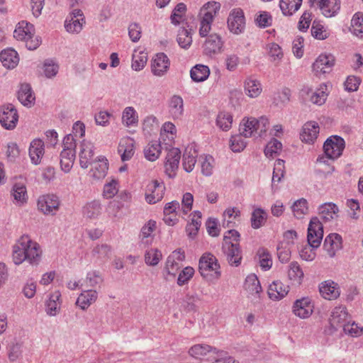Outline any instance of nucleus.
<instances>
[{"mask_svg": "<svg viewBox=\"0 0 363 363\" xmlns=\"http://www.w3.org/2000/svg\"><path fill=\"white\" fill-rule=\"evenodd\" d=\"M257 255L259 258V263L261 268L267 271L272 266V256L265 248L261 247L257 250Z\"/></svg>", "mask_w": 363, "mask_h": 363, "instance_id": "nucleus-57", "label": "nucleus"}, {"mask_svg": "<svg viewBox=\"0 0 363 363\" xmlns=\"http://www.w3.org/2000/svg\"><path fill=\"white\" fill-rule=\"evenodd\" d=\"M291 209L296 218H302L308 212V202L305 199H298L294 203Z\"/></svg>", "mask_w": 363, "mask_h": 363, "instance_id": "nucleus-55", "label": "nucleus"}, {"mask_svg": "<svg viewBox=\"0 0 363 363\" xmlns=\"http://www.w3.org/2000/svg\"><path fill=\"white\" fill-rule=\"evenodd\" d=\"M60 201L58 197L53 194L43 195L38 200V210L47 215H54L58 210Z\"/></svg>", "mask_w": 363, "mask_h": 363, "instance_id": "nucleus-14", "label": "nucleus"}, {"mask_svg": "<svg viewBox=\"0 0 363 363\" xmlns=\"http://www.w3.org/2000/svg\"><path fill=\"white\" fill-rule=\"evenodd\" d=\"M319 291L322 297L327 300H335L340 296L338 284L333 280H326L319 284Z\"/></svg>", "mask_w": 363, "mask_h": 363, "instance_id": "nucleus-20", "label": "nucleus"}, {"mask_svg": "<svg viewBox=\"0 0 363 363\" xmlns=\"http://www.w3.org/2000/svg\"><path fill=\"white\" fill-rule=\"evenodd\" d=\"M257 118H243L240 125V132L244 138H250L256 135Z\"/></svg>", "mask_w": 363, "mask_h": 363, "instance_id": "nucleus-40", "label": "nucleus"}, {"mask_svg": "<svg viewBox=\"0 0 363 363\" xmlns=\"http://www.w3.org/2000/svg\"><path fill=\"white\" fill-rule=\"evenodd\" d=\"M186 11V6L184 3H179L174 9L170 16L172 24L177 26L183 20V16Z\"/></svg>", "mask_w": 363, "mask_h": 363, "instance_id": "nucleus-62", "label": "nucleus"}, {"mask_svg": "<svg viewBox=\"0 0 363 363\" xmlns=\"http://www.w3.org/2000/svg\"><path fill=\"white\" fill-rule=\"evenodd\" d=\"M345 147V143L342 138L338 135H332L328 138L323 145V150L325 155H320L317 161L320 163H325L326 158L335 160L340 157Z\"/></svg>", "mask_w": 363, "mask_h": 363, "instance_id": "nucleus-3", "label": "nucleus"}, {"mask_svg": "<svg viewBox=\"0 0 363 363\" xmlns=\"http://www.w3.org/2000/svg\"><path fill=\"white\" fill-rule=\"evenodd\" d=\"M220 9V4L216 1H209L205 4L201 9L199 16L211 17L213 20L216 13Z\"/></svg>", "mask_w": 363, "mask_h": 363, "instance_id": "nucleus-50", "label": "nucleus"}, {"mask_svg": "<svg viewBox=\"0 0 363 363\" xmlns=\"http://www.w3.org/2000/svg\"><path fill=\"white\" fill-rule=\"evenodd\" d=\"M199 270L201 275L208 280L218 279L220 276L218 259L211 253H206L201 256L199 262Z\"/></svg>", "mask_w": 363, "mask_h": 363, "instance_id": "nucleus-4", "label": "nucleus"}, {"mask_svg": "<svg viewBox=\"0 0 363 363\" xmlns=\"http://www.w3.org/2000/svg\"><path fill=\"white\" fill-rule=\"evenodd\" d=\"M177 40L182 48L188 49L192 43L191 29L181 28L178 31Z\"/></svg>", "mask_w": 363, "mask_h": 363, "instance_id": "nucleus-51", "label": "nucleus"}, {"mask_svg": "<svg viewBox=\"0 0 363 363\" xmlns=\"http://www.w3.org/2000/svg\"><path fill=\"white\" fill-rule=\"evenodd\" d=\"M289 291V286L283 284L281 281H274L268 288V296L272 301H279L284 298Z\"/></svg>", "mask_w": 363, "mask_h": 363, "instance_id": "nucleus-24", "label": "nucleus"}, {"mask_svg": "<svg viewBox=\"0 0 363 363\" xmlns=\"http://www.w3.org/2000/svg\"><path fill=\"white\" fill-rule=\"evenodd\" d=\"M219 350L206 344H196L191 347L189 350V354L196 359H203L206 358L210 359L211 357H216Z\"/></svg>", "mask_w": 363, "mask_h": 363, "instance_id": "nucleus-15", "label": "nucleus"}, {"mask_svg": "<svg viewBox=\"0 0 363 363\" xmlns=\"http://www.w3.org/2000/svg\"><path fill=\"white\" fill-rule=\"evenodd\" d=\"M118 152L122 161L129 160L134 155V140L129 137L122 138L118 147Z\"/></svg>", "mask_w": 363, "mask_h": 363, "instance_id": "nucleus-30", "label": "nucleus"}, {"mask_svg": "<svg viewBox=\"0 0 363 363\" xmlns=\"http://www.w3.org/2000/svg\"><path fill=\"white\" fill-rule=\"evenodd\" d=\"M342 245V237L337 233L328 235L323 243L325 250L328 252L330 257L335 255V251L340 249Z\"/></svg>", "mask_w": 363, "mask_h": 363, "instance_id": "nucleus-31", "label": "nucleus"}, {"mask_svg": "<svg viewBox=\"0 0 363 363\" xmlns=\"http://www.w3.org/2000/svg\"><path fill=\"white\" fill-rule=\"evenodd\" d=\"M61 294L59 291H55L50 294L48 299L45 302V311L50 316L57 315L60 311Z\"/></svg>", "mask_w": 363, "mask_h": 363, "instance_id": "nucleus-27", "label": "nucleus"}, {"mask_svg": "<svg viewBox=\"0 0 363 363\" xmlns=\"http://www.w3.org/2000/svg\"><path fill=\"white\" fill-rule=\"evenodd\" d=\"M302 0H280L279 7L284 16H291L299 9Z\"/></svg>", "mask_w": 363, "mask_h": 363, "instance_id": "nucleus-45", "label": "nucleus"}, {"mask_svg": "<svg viewBox=\"0 0 363 363\" xmlns=\"http://www.w3.org/2000/svg\"><path fill=\"white\" fill-rule=\"evenodd\" d=\"M227 23L228 28L232 33L235 35L242 33L245 29V18L243 11L240 8L232 9L228 15Z\"/></svg>", "mask_w": 363, "mask_h": 363, "instance_id": "nucleus-7", "label": "nucleus"}, {"mask_svg": "<svg viewBox=\"0 0 363 363\" xmlns=\"http://www.w3.org/2000/svg\"><path fill=\"white\" fill-rule=\"evenodd\" d=\"M223 43L220 37L216 34L209 35L203 45L204 52L206 55H212L217 53L222 48Z\"/></svg>", "mask_w": 363, "mask_h": 363, "instance_id": "nucleus-34", "label": "nucleus"}, {"mask_svg": "<svg viewBox=\"0 0 363 363\" xmlns=\"http://www.w3.org/2000/svg\"><path fill=\"white\" fill-rule=\"evenodd\" d=\"M181 267V263L168 257L164 269V279L169 281L171 278H175Z\"/></svg>", "mask_w": 363, "mask_h": 363, "instance_id": "nucleus-42", "label": "nucleus"}, {"mask_svg": "<svg viewBox=\"0 0 363 363\" xmlns=\"http://www.w3.org/2000/svg\"><path fill=\"white\" fill-rule=\"evenodd\" d=\"M245 91L246 94L251 98H256L262 92V86L260 82L252 77L245 81Z\"/></svg>", "mask_w": 363, "mask_h": 363, "instance_id": "nucleus-43", "label": "nucleus"}, {"mask_svg": "<svg viewBox=\"0 0 363 363\" xmlns=\"http://www.w3.org/2000/svg\"><path fill=\"white\" fill-rule=\"evenodd\" d=\"M147 61V54L144 51L134 50L132 57V68L135 71L142 70Z\"/></svg>", "mask_w": 363, "mask_h": 363, "instance_id": "nucleus-48", "label": "nucleus"}, {"mask_svg": "<svg viewBox=\"0 0 363 363\" xmlns=\"http://www.w3.org/2000/svg\"><path fill=\"white\" fill-rule=\"evenodd\" d=\"M18 121V115L15 106L11 104L2 106L0 109V123L7 130L13 129Z\"/></svg>", "mask_w": 363, "mask_h": 363, "instance_id": "nucleus-10", "label": "nucleus"}, {"mask_svg": "<svg viewBox=\"0 0 363 363\" xmlns=\"http://www.w3.org/2000/svg\"><path fill=\"white\" fill-rule=\"evenodd\" d=\"M101 213V205L99 201L87 202L82 208V215L86 219H96Z\"/></svg>", "mask_w": 363, "mask_h": 363, "instance_id": "nucleus-37", "label": "nucleus"}, {"mask_svg": "<svg viewBox=\"0 0 363 363\" xmlns=\"http://www.w3.org/2000/svg\"><path fill=\"white\" fill-rule=\"evenodd\" d=\"M169 65L168 57L163 52L157 53L152 62V72L155 76L162 77L167 72Z\"/></svg>", "mask_w": 363, "mask_h": 363, "instance_id": "nucleus-21", "label": "nucleus"}, {"mask_svg": "<svg viewBox=\"0 0 363 363\" xmlns=\"http://www.w3.org/2000/svg\"><path fill=\"white\" fill-rule=\"evenodd\" d=\"M284 161L281 159L276 160L274 163L272 183V186L277 182H280L284 176Z\"/></svg>", "mask_w": 363, "mask_h": 363, "instance_id": "nucleus-61", "label": "nucleus"}, {"mask_svg": "<svg viewBox=\"0 0 363 363\" xmlns=\"http://www.w3.org/2000/svg\"><path fill=\"white\" fill-rule=\"evenodd\" d=\"M327 86L325 84H321L320 88L315 91H312L310 95L311 101L318 106L323 105L328 97Z\"/></svg>", "mask_w": 363, "mask_h": 363, "instance_id": "nucleus-52", "label": "nucleus"}, {"mask_svg": "<svg viewBox=\"0 0 363 363\" xmlns=\"http://www.w3.org/2000/svg\"><path fill=\"white\" fill-rule=\"evenodd\" d=\"M45 153L44 143L40 139L33 140L29 147V157L31 162L39 164Z\"/></svg>", "mask_w": 363, "mask_h": 363, "instance_id": "nucleus-29", "label": "nucleus"}, {"mask_svg": "<svg viewBox=\"0 0 363 363\" xmlns=\"http://www.w3.org/2000/svg\"><path fill=\"white\" fill-rule=\"evenodd\" d=\"M98 298V293L95 290H86L82 291L78 296L76 304L81 309H87L94 303Z\"/></svg>", "mask_w": 363, "mask_h": 363, "instance_id": "nucleus-32", "label": "nucleus"}, {"mask_svg": "<svg viewBox=\"0 0 363 363\" xmlns=\"http://www.w3.org/2000/svg\"><path fill=\"white\" fill-rule=\"evenodd\" d=\"M335 65V57L333 55H320L313 64V70L317 73H328Z\"/></svg>", "mask_w": 363, "mask_h": 363, "instance_id": "nucleus-23", "label": "nucleus"}, {"mask_svg": "<svg viewBox=\"0 0 363 363\" xmlns=\"http://www.w3.org/2000/svg\"><path fill=\"white\" fill-rule=\"evenodd\" d=\"M282 144L277 139H272L267 145L264 149V154L267 157L273 158L279 151H281Z\"/></svg>", "mask_w": 363, "mask_h": 363, "instance_id": "nucleus-63", "label": "nucleus"}, {"mask_svg": "<svg viewBox=\"0 0 363 363\" xmlns=\"http://www.w3.org/2000/svg\"><path fill=\"white\" fill-rule=\"evenodd\" d=\"M177 134V128L175 125L172 122H165L161 128L160 137L165 141L164 136L166 135L168 142L167 144L172 143Z\"/></svg>", "mask_w": 363, "mask_h": 363, "instance_id": "nucleus-58", "label": "nucleus"}, {"mask_svg": "<svg viewBox=\"0 0 363 363\" xmlns=\"http://www.w3.org/2000/svg\"><path fill=\"white\" fill-rule=\"evenodd\" d=\"M349 315L345 306H339L334 308L330 318V325L334 327L342 326L346 324Z\"/></svg>", "mask_w": 363, "mask_h": 363, "instance_id": "nucleus-28", "label": "nucleus"}, {"mask_svg": "<svg viewBox=\"0 0 363 363\" xmlns=\"http://www.w3.org/2000/svg\"><path fill=\"white\" fill-rule=\"evenodd\" d=\"M165 186L162 180L151 181L146 186L145 200L150 204L161 201L164 196Z\"/></svg>", "mask_w": 363, "mask_h": 363, "instance_id": "nucleus-11", "label": "nucleus"}, {"mask_svg": "<svg viewBox=\"0 0 363 363\" xmlns=\"http://www.w3.org/2000/svg\"><path fill=\"white\" fill-rule=\"evenodd\" d=\"M323 237V223L318 217L312 218L308 228V243L313 247H318L320 245Z\"/></svg>", "mask_w": 363, "mask_h": 363, "instance_id": "nucleus-8", "label": "nucleus"}, {"mask_svg": "<svg viewBox=\"0 0 363 363\" xmlns=\"http://www.w3.org/2000/svg\"><path fill=\"white\" fill-rule=\"evenodd\" d=\"M311 35L317 40H325L329 37L327 28L320 21H314L311 29Z\"/></svg>", "mask_w": 363, "mask_h": 363, "instance_id": "nucleus-54", "label": "nucleus"}, {"mask_svg": "<svg viewBox=\"0 0 363 363\" xmlns=\"http://www.w3.org/2000/svg\"><path fill=\"white\" fill-rule=\"evenodd\" d=\"M84 24L83 12L80 9H73L66 18L65 28L68 33L77 34L81 32Z\"/></svg>", "mask_w": 363, "mask_h": 363, "instance_id": "nucleus-9", "label": "nucleus"}, {"mask_svg": "<svg viewBox=\"0 0 363 363\" xmlns=\"http://www.w3.org/2000/svg\"><path fill=\"white\" fill-rule=\"evenodd\" d=\"M342 328L345 334L354 337H359L363 333V327L358 325L355 322H347Z\"/></svg>", "mask_w": 363, "mask_h": 363, "instance_id": "nucleus-64", "label": "nucleus"}, {"mask_svg": "<svg viewBox=\"0 0 363 363\" xmlns=\"http://www.w3.org/2000/svg\"><path fill=\"white\" fill-rule=\"evenodd\" d=\"M303 272L296 262H292L289 265L288 277L296 284H301L303 279Z\"/></svg>", "mask_w": 363, "mask_h": 363, "instance_id": "nucleus-46", "label": "nucleus"}, {"mask_svg": "<svg viewBox=\"0 0 363 363\" xmlns=\"http://www.w3.org/2000/svg\"><path fill=\"white\" fill-rule=\"evenodd\" d=\"M245 290L248 294V297L255 302L259 301L262 292V286L257 277L255 274H249L244 284Z\"/></svg>", "mask_w": 363, "mask_h": 363, "instance_id": "nucleus-16", "label": "nucleus"}, {"mask_svg": "<svg viewBox=\"0 0 363 363\" xmlns=\"http://www.w3.org/2000/svg\"><path fill=\"white\" fill-rule=\"evenodd\" d=\"M13 37L25 42L26 47L30 50H35L41 43L40 38L34 35V26L26 21L19 22L14 30Z\"/></svg>", "mask_w": 363, "mask_h": 363, "instance_id": "nucleus-2", "label": "nucleus"}, {"mask_svg": "<svg viewBox=\"0 0 363 363\" xmlns=\"http://www.w3.org/2000/svg\"><path fill=\"white\" fill-rule=\"evenodd\" d=\"M233 123V116L228 112H220L216 118L217 126L223 131L230 129Z\"/></svg>", "mask_w": 363, "mask_h": 363, "instance_id": "nucleus-53", "label": "nucleus"}, {"mask_svg": "<svg viewBox=\"0 0 363 363\" xmlns=\"http://www.w3.org/2000/svg\"><path fill=\"white\" fill-rule=\"evenodd\" d=\"M161 153L160 143L157 140L151 141L144 149L145 157L151 162L155 161Z\"/></svg>", "mask_w": 363, "mask_h": 363, "instance_id": "nucleus-44", "label": "nucleus"}, {"mask_svg": "<svg viewBox=\"0 0 363 363\" xmlns=\"http://www.w3.org/2000/svg\"><path fill=\"white\" fill-rule=\"evenodd\" d=\"M350 31L357 37H363V13L357 12L351 20Z\"/></svg>", "mask_w": 363, "mask_h": 363, "instance_id": "nucleus-49", "label": "nucleus"}, {"mask_svg": "<svg viewBox=\"0 0 363 363\" xmlns=\"http://www.w3.org/2000/svg\"><path fill=\"white\" fill-rule=\"evenodd\" d=\"M201 213L194 211L191 222L186 226V231L191 237L195 236L199 229L201 221Z\"/></svg>", "mask_w": 363, "mask_h": 363, "instance_id": "nucleus-60", "label": "nucleus"}, {"mask_svg": "<svg viewBox=\"0 0 363 363\" xmlns=\"http://www.w3.org/2000/svg\"><path fill=\"white\" fill-rule=\"evenodd\" d=\"M311 7L320 10L326 18L335 16L340 10V0H308Z\"/></svg>", "mask_w": 363, "mask_h": 363, "instance_id": "nucleus-6", "label": "nucleus"}, {"mask_svg": "<svg viewBox=\"0 0 363 363\" xmlns=\"http://www.w3.org/2000/svg\"><path fill=\"white\" fill-rule=\"evenodd\" d=\"M91 169L89 171L90 177L96 179H101L106 177L108 169V160L104 156H99L89 164Z\"/></svg>", "mask_w": 363, "mask_h": 363, "instance_id": "nucleus-19", "label": "nucleus"}, {"mask_svg": "<svg viewBox=\"0 0 363 363\" xmlns=\"http://www.w3.org/2000/svg\"><path fill=\"white\" fill-rule=\"evenodd\" d=\"M209 75V67L201 64L196 65L190 70L191 78L195 82H204L208 78Z\"/></svg>", "mask_w": 363, "mask_h": 363, "instance_id": "nucleus-39", "label": "nucleus"}, {"mask_svg": "<svg viewBox=\"0 0 363 363\" xmlns=\"http://www.w3.org/2000/svg\"><path fill=\"white\" fill-rule=\"evenodd\" d=\"M121 121L123 125L125 127L138 126L139 121L138 112L132 106L125 107L122 113Z\"/></svg>", "mask_w": 363, "mask_h": 363, "instance_id": "nucleus-38", "label": "nucleus"}, {"mask_svg": "<svg viewBox=\"0 0 363 363\" xmlns=\"http://www.w3.org/2000/svg\"><path fill=\"white\" fill-rule=\"evenodd\" d=\"M339 208L337 205L332 202L325 203L318 208V219L321 223H328L335 220L337 217Z\"/></svg>", "mask_w": 363, "mask_h": 363, "instance_id": "nucleus-22", "label": "nucleus"}, {"mask_svg": "<svg viewBox=\"0 0 363 363\" xmlns=\"http://www.w3.org/2000/svg\"><path fill=\"white\" fill-rule=\"evenodd\" d=\"M162 257L160 250L156 248H150L146 250L145 254V262L148 266H156Z\"/></svg>", "mask_w": 363, "mask_h": 363, "instance_id": "nucleus-56", "label": "nucleus"}, {"mask_svg": "<svg viewBox=\"0 0 363 363\" xmlns=\"http://www.w3.org/2000/svg\"><path fill=\"white\" fill-rule=\"evenodd\" d=\"M94 145L89 140H83L79 145V159L80 167L86 169L95 159Z\"/></svg>", "mask_w": 363, "mask_h": 363, "instance_id": "nucleus-13", "label": "nucleus"}, {"mask_svg": "<svg viewBox=\"0 0 363 363\" xmlns=\"http://www.w3.org/2000/svg\"><path fill=\"white\" fill-rule=\"evenodd\" d=\"M320 128L317 122L308 121L302 127L300 138L307 144H313L318 138Z\"/></svg>", "mask_w": 363, "mask_h": 363, "instance_id": "nucleus-18", "label": "nucleus"}, {"mask_svg": "<svg viewBox=\"0 0 363 363\" xmlns=\"http://www.w3.org/2000/svg\"><path fill=\"white\" fill-rule=\"evenodd\" d=\"M197 151L194 145L188 146L184 152L182 158V165L184 169L187 172H191L196 162Z\"/></svg>", "mask_w": 363, "mask_h": 363, "instance_id": "nucleus-33", "label": "nucleus"}, {"mask_svg": "<svg viewBox=\"0 0 363 363\" xmlns=\"http://www.w3.org/2000/svg\"><path fill=\"white\" fill-rule=\"evenodd\" d=\"M267 218V214L262 208H256L252 213L250 218L252 228L259 229L264 225Z\"/></svg>", "mask_w": 363, "mask_h": 363, "instance_id": "nucleus-47", "label": "nucleus"}, {"mask_svg": "<svg viewBox=\"0 0 363 363\" xmlns=\"http://www.w3.org/2000/svg\"><path fill=\"white\" fill-rule=\"evenodd\" d=\"M180 158L181 152L178 148H172L168 151L164 167L165 172L169 178L175 177Z\"/></svg>", "mask_w": 363, "mask_h": 363, "instance_id": "nucleus-17", "label": "nucleus"}, {"mask_svg": "<svg viewBox=\"0 0 363 363\" xmlns=\"http://www.w3.org/2000/svg\"><path fill=\"white\" fill-rule=\"evenodd\" d=\"M0 60L2 65L8 69L14 68L19 61L17 52L11 48L0 52Z\"/></svg>", "mask_w": 363, "mask_h": 363, "instance_id": "nucleus-36", "label": "nucleus"}, {"mask_svg": "<svg viewBox=\"0 0 363 363\" xmlns=\"http://www.w3.org/2000/svg\"><path fill=\"white\" fill-rule=\"evenodd\" d=\"M156 228V222L152 220H148L141 228L140 238L142 243L149 245L153 240L152 233Z\"/></svg>", "mask_w": 363, "mask_h": 363, "instance_id": "nucleus-41", "label": "nucleus"}, {"mask_svg": "<svg viewBox=\"0 0 363 363\" xmlns=\"http://www.w3.org/2000/svg\"><path fill=\"white\" fill-rule=\"evenodd\" d=\"M168 111L174 119H179L184 114V100L179 95H173L168 101Z\"/></svg>", "mask_w": 363, "mask_h": 363, "instance_id": "nucleus-25", "label": "nucleus"}, {"mask_svg": "<svg viewBox=\"0 0 363 363\" xmlns=\"http://www.w3.org/2000/svg\"><path fill=\"white\" fill-rule=\"evenodd\" d=\"M314 303L309 297H303L296 300L292 306L293 313L301 318L306 319L313 313Z\"/></svg>", "mask_w": 363, "mask_h": 363, "instance_id": "nucleus-12", "label": "nucleus"}, {"mask_svg": "<svg viewBox=\"0 0 363 363\" xmlns=\"http://www.w3.org/2000/svg\"><path fill=\"white\" fill-rule=\"evenodd\" d=\"M11 195L13 203L18 206H22L27 203L28 194L26 187L23 182H16L12 187Z\"/></svg>", "mask_w": 363, "mask_h": 363, "instance_id": "nucleus-26", "label": "nucleus"}, {"mask_svg": "<svg viewBox=\"0 0 363 363\" xmlns=\"http://www.w3.org/2000/svg\"><path fill=\"white\" fill-rule=\"evenodd\" d=\"M230 236L224 235L223 251L227 257L228 263L231 266L238 267L241 264L242 259V250L238 242L229 240Z\"/></svg>", "mask_w": 363, "mask_h": 363, "instance_id": "nucleus-5", "label": "nucleus"}, {"mask_svg": "<svg viewBox=\"0 0 363 363\" xmlns=\"http://www.w3.org/2000/svg\"><path fill=\"white\" fill-rule=\"evenodd\" d=\"M195 271L191 267H186L178 272L177 284L179 286H183L187 284L189 281L193 278Z\"/></svg>", "mask_w": 363, "mask_h": 363, "instance_id": "nucleus-59", "label": "nucleus"}, {"mask_svg": "<svg viewBox=\"0 0 363 363\" xmlns=\"http://www.w3.org/2000/svg\"><path fill=\"white\" fill-rule=\"evenodd\" d=\"M40 251L39 245L33 242L28 235H23L13 246V260L16 264H20L27 260L30 264H37Z\"/></svg>", "mask_w": 363, "mask_h": 363, "instance_id": "nucleus-1", "label": "nucleus"}, {"mask_svg": "<svg viewBox=\"0 0 363 363\" xmlns=\"http://www.w3.org/2000/svg\"><path fill=\"white\" fill-rule=\"evenodd\" d=\"M18 99L25 106H31L34 104L35 96L31 86L28 84H22L18 91Z\"/></svg>", "mask_w": 363, "mask_h": 363, "instance_id": "nucleus-35", "label": "nucleus"}]
</instances>
